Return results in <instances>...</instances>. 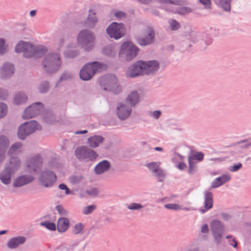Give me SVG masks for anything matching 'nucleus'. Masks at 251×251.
<instances>
[{"label":"nucleus","mask_w":251,"mask_h":251,"mask_svg":"<svg viewBox=\"0 0 251 251\" xmlns=\"http://www.w3.org/2000/svg\"><path fill=\"white\" fill-rule=\"evenodd\" d=\"M143 206L142 204L138 203H131L127 205V208L130 210H139L142 208Z\"/></svg>","instance_id":"51"},{"label":"nucleus","mask_w":251,"mask_h":251,"mask_svg":"<svg viewBox=\"0 0 251 251\" xmlns=\"http://www.w3.org/2000/svg\"><path fill=\"white\" fill-rule=\"evenodd\" d=\"M9 144V140L4 135H0V165L5 160L6 151Z\"/></svg>","instance_id":"20"},{"label":"nucleus","mask_w":251,"mask_h":251,"mask_svg":"<svg viewBox=\"0 0 251 251\" xmlns=\"http://www.w3.org/2000/svg\"><path fill=\"white\" fill-rule=\"evenodd\" d=\"M102 64L98 61L87 63L80 71L79 76L83 80H89L95 75L99 69H100Z\"/></svg>","instance_id":"6"},{"label":"nucleus","mask_w":251,"mask_h":251,"mask_svg":"<svg viewBox=\"0 0 251 251\" xmlns=\"http://www.w3.org/2000/svg\"><path fill=\"white\" fill-rule=\"evenodd\" d=\"M139 95L136 91L130 92L125 100V102L130 106L134 107L139 102Z\"/></svg>","instance_id":"26"},{"label":"nucleus","mask_w":251,"mask_h":251,"mask_svg":"<svg viewBox=\"0 0 251 251\" xmlns=\"http://www.w3.org/2000/svg\"><path fill=\"white\" fill-rule=\"evenodd\" d=\"M87 194L90 196H97L99 194V190L96 188H93L86 191Z\"/></svg>","instance_id":"54"},{"label":"nucleus","mask_w":251,"mask_h":251,"mask_svg":"<svg viewBox=\"0 0 251 251\" xmlns=\"http://www.w3.org/2000/svg\"><path fill=\"white\" fill-rule=\"evenodd\" d=\"M204 208L200 210L201 213H204L212 208L213 205V194L209 190L205 191L204 193Z\"/></svg>","instance_id":"19"},{"label":"nucleus","mask_w":251,"mask_h":251,"mask_svg":"<svg viewBox=\"0 0 251 251\" xmlns=\"http://www.w3.org/2000/svg\"><path fill=\"white\" fill-rule=\"evenodd\" d=\"M15 51L17 53L23 52L24 56L26 58H38L45 55L48 50L43 46H35L28 42L21 41L16 45Z\"/></svg>","instance_id":"1"},{"label":"nucleus","mask_w":251,"mask_h":251,"mask_svg":"<svg viewBox=\"0 0 251 251\" xmlns=\"http://www.w3.org/2000/svg\"><path fill=\"white\" fill-rule=\"evenodd\" d=\"M21 161L18 156H11L6 162L4 168L13 174H15L21 166Z\"/></svg>","instance_id":"17"},{"label":"nucleus","mask_w":251,"mask_h":251,"mask_svg":"<svg viewBox=\"0 0 251 251\" xmlns=\"http://www.w3.org/2000/svg\"><path fill=\"white\" fill-rule=\"evenodd\" d=\"M83 228L84 225L82 223H77L75 226L74 228L73 229V232L75 234L81 233H82Z\"/></svg>","instance_id":"45"},{"label":"nucleus","mask_w":251,"mask_h":251,"mask_svg":"<svg viewBox=\"0 0 251 251\" xmlns=\"http://www.w3.org/2000/svg\"><path fill=\"white\" fill-rule=\"evenodd\" d=\"M26 241L25 236H19L13 237L9 240L7 244V247L10 249L17 248L20 245L24 244Z\"/></svg>","instance_id":"23"},{"label":"nucleus","mask_w":251,"mask_h":251,"mask_svg":"<svg viewBox=\"0 0 251 251\" xmlns=\"http://www.w3.org/2000/svg\"><path fill=\"white\" fill-rule=\"evenodd\" d=\"M154 176L157 178L158 182H163L166 177L164 171L160 168L157 172L154 173Z\"/></svg>","instance_id":"41"},{"label":"nucleus","mask_w":251,"mask_h":251,"mask_svg":"<svg viewBox=\"0 0 251 251\" xmlns=\"http://www.w3.org/2000/svg\"><path fill=\"white\" fill-rule=\"evenodd\" d=\"M14 73V66L10 63H5L1 68L0 76L1 78L6 79L12 76Z\"/></svg>","instance_id":"21"},{"label":"nucleus","mask_w":251,"mask_h":251,"mask_svg":"<svg viewBox=\"0 0 251 251\" xmlns=\"http://www.w3.org/2000/svg\"><path fill=\"white\" fill-rule=\"evenodd\" d=\"M139 48L132 43L127 41L124 42L121 46L119 56L125 58L126 61H131L138 54Z\"/></svg>","instance_id":"5"},{"label":"nucleus","mask_w":251,"mask_h":251,"mask_svg":"<svg viewBox=\"0 0 251 251\" xmlns=\"http://www.w3.org/2000/svg\"><path fill=\"white\" fill-rule=\"evenodd\" d=\"M170 25L172 30H177L180 27V24L176 20L171 19L170 22Z\"/></svg>","instance_id":"47"},{"label":"nucleus","mask_w":251,"mask_h":251,"mask_svg":"<svg viewBox=\"0 0 251 251\" xmlns=\"http://www.w3.org/2000/svg\"><path fill=\"white\" fill-rule=\"evenodd\" d=\"M161 115V111L160 110H155L151 113V116L157 120L160 118Z\"/></svg>","instance_id":"57"},{"label":"nucleus","mask_w":251,"mask_h":251,"mask_svg":"<svg viewBox=\"0 0 251 251\" xmlns=\"http://www.w3.org/2000/svg\"><path fill=\"white\" fill-rule=\"evenodd\" d=\"M89 12V14L85 21V24L87 26L93 28L98 22V19L96 16V13L93 9H90Z\"/></svg>","instance_id":"27"},{"label":"nucleus","mask_w":251,"mask_h":251,"mask_svg":"<svg viewBox=\"0 0 251 251\" xmlns=\"http://www.w3.org/2000/svg\"><path fill=\"white\" fill-rule=\"evenodd\" d=\"M111 167L110 162L103 160L97 164L94 168L95 173L97 175H100L108 171Z\"/></svg>","instance_id":"24"},{"label":"nucleus","mask_w":251,"mask_h":251,"mask_svg":"<svg viewBox=\"0 0 251 251\" xmlns=\"http://www.w3.org/2000/svg\"><path fill=\"white\" fill-rule=\"evenodd\" d=\"M144 62L142 60H139L130 65L126 72L128 77L135 78L145 75Z\"/></svg>","instance_id":"11"},{"label":"nucleus","mask_w":251,"mask_h":251,"mask_svg":"<svg viewBox=\"0 0 251 251\" xmlns=\"http://www.w3.org/2000/svg\"><path fill=\"white\" fill-rule=\"evenodd\" d=\"M211 230L215 239V243L220 244L224 233V226L222 223L217 220L212 221L210 225Z\"/></svg>","instance_id":"15"},{"label":"nucleus","mask_w":251,"mask_h":251,"mask_svg":"<svg viewBox=\"0 0 251 251\" xmlns=\"http://www.w3.org/2000/svg\"><path fill=\"white\" fill-rule=\"evenodd\" d=\"M71 78H72V75L70 74L64 73V74H62V75H61L59 81H63V80H66L68 79H70Z\"/></svg>","instance_id":"59"},{"label":"nucleus","mask_w":251,"mask_h":251,"mask_svg":"<svg viewBox=\"0 0 251 251\" xmlns=\"http://www.w3.org/2000/svg\"><path fill=\"white\" fill-rule=\"evenodd\" d=\"M8 94L6 90L0 88V100H5L8 98Z\"/></svg>","instance_id":"53"},{"label":"nucleus","mask_w":251,"mask_h":251,"mask_svg":"<svg viewBox=\"0 0 251 251\" xmlns=\"http://www.w3.org/2000/svg\"><path fill=\"white\" fill-rule=\"evenodd\" d=\"M50 83L47 81H44L40 83L39 86V91L41 94L47 93L50 89Z\"/></svg>","instance_id":"37"},{"label":"nucleus","mask_w":251,"mask_h":251,"mask_svg":"<svg viewBox=\"0 0 251 251\" xmlns=\"http://www.w3.org/2000/svg\"><path fill=\"white\" fill-rule=\"evenodd\" d=\"M192 9L190 7L182 6L178 7L176 8V13L180 15H185L188 13L192 12Z\"/></svg>","instance_id":"35"},{"label":"nucleus","mask_w":251,"mask_h":251,"mask_svg":"<svg viewBox=\"0 0 251 251\" xmlns=\"http://www.w3.org/2000/svg\"><path fill=\"white\" fill-rule=\"evenodd\" d=\"M101 52L108 57L113 56L114 55L113 48L111 45L104 47L102 49Z\"/></svg>","instance_id":"40"},{"label":"nucleus","mask_w":251,"mask_h":251,"mask_svg":"<svg viewBox=\"0 0 251 251\" xmlns=\"http://www.w3.org/2000/svg\"><path fill=\"white\" fill-rule=\"evenodd\" d=\"M43 159L40 154L30 157L26 163V168L30 173L36 172L43 165Z\"/></svg>","instance_id":"13"},{"label":"nucleus","mask_w":251,"mask_h":251,"mask_svg":"<svg viewBox=\"0 0 251 251\" xmlns=\"http://www.w3.org/2000/svg\"><path fill=\"white\" fill-rule=\"evenodd\" d=\"M190 157H192V159L197 160L198 161H201L203 159L204 154L202 152H196L192 156H189Z\"/></svg>","instance_id":"48"},{"label":"nucleus","mask_w":251,"mask_h":251,"mask_svg":"<svg viewBox=\"0 0 251 251\" xmlns=\"http://www.w3.org/2000/svg\"><path fill=\"white\" fill-rule=\"evenodd\" d=\"M95 36L92 31L83 29L78 34L77 41L78 44L85 50H91L94 46Z\"/></svg>","instance_id":"4"},{"label":"nucleus","mask_w":251,"mask_h":251,"mask_svg":"<svg viewBox=\"0 0 251 251\" xmlns=\"http://www.w3.org/2000/svg\"><path fill=\"white\" fill-rule=\"evenodd\" d=\"M165 207L168 209H172L175 210H179L181 209L180 205L176 203H167L165 204Z\"/></svg>","instance_id":"49"},{"label":"nucleus","mask_w":251,"mask_h":251,"mask_svg":"<svg viewBox=\"0 0 251 251\" xmlns=\"http://www.w3.org/2000/svg\"><path fill=\"white\" fill-rule=\"evenodd\" d=\"M198 169L197 166H189V169L188 170V173L190 175H193L197 172Z\"/></svg>","instance_id":"58"},{"label":"nucleus","mask_w":251,"mask_h":251,"mask_svg":"<svg viewBox=\"0 0 251 251\" xmlns=\"http://www.w3.org/2000/svg\"><path fill=\"white\" fill-rule=\"evenodd\" d=\"M100 84L105 91H111L118 94L122 91V87L119 85L117 77L114 75H108L100 78Z\"/></svg>","instance_id":"2"},{"label":"nucleus","mask_w":251,"mask_h":251,"mask_svg":"<svg viewBox=\"0 0 251 251\" xmlns=\"http://www.w3.org/2000/svg\"><path fill=\"white\" fill-rule=\"evenodd\" d=\"M114 15L116 18H122V17H124L126 16V14L124 12L119 11L116 12L115 13Z\"/></svg>","instance_id":"60"},{"label":"nucleus","mask_w":251,"mask_h":251,"mask_svg":"<svg viewBox=\"0 0 251 251\" xmlns=\"http://www.w3.org/2000/svg\"><path fill=\"white\" fill-rule=\"evenodd\" d=\"M34 179V177L31 176L22 175L14 181L13 185L14 187H20L32 182Z\"/></svg>","instance_id":"22"},{"label":"nucleus","mask_w":251,"mask_h":251,"mask_svg":"<svg viewBox=\"0 0 251 251\" xmlns=\"http://www.w3.org/2000/svg\"><path fill=\"white\" fill-rule=\"evenodd\" d=\"M104 138L100 135H94L88 139L87 143L92 148L98 147L104 141Z\"/></svg>","instance_id":"29"},{"label":"nucleus","mask_w":251,"mask_h":251,"mask_svg":"<svg viewBox=\"0 0 251 251\" xmlns=\"http://www.w3.org/2000/svg\"><path fill=\"white\" fill-rule=\"evenodd\" d=\"M22 146V143L20 142L12 144L8 150L7 155L9 157L11 156H17V155L19 153V149Z\"/></svg>","instance_id":"31"},{"label":"nucleus","mask_w":251,"mask_h":251,"mask_svg":"<svg viewBox=\"0 0 251 251\" xmlns=\"http://www.w3.org/2000/svg\"><path fill=\"white\" fill-rule=\"evenodd\" d=\"M7 106L4 103L0 102V118L4 117L7 114Z\"/></svg>","instance_id":"46"},{"label":"nucleus","mask_w":251,"mask_h":251,"mask_svg":"<svg viewBox=\"0 0 251 251\" xmlns=\"http://www.w3.org/2000/svg\"><path fill=\"white\" fill-rule=\"evenodd\" d=\"M56 175L53 172L46 170L41 172L39 176V181L41 185L45 187H51L56 180Z\"/></svg>","instance_id":"10"},{"label":"nucleus","mask_w":251,"mask_h":251,"mask_svg":"<svg viewBox=\"0 0 251 251\" xmlns=\"http://www.w3.org/2000/svg\"><path fill=\"white\" fill-rule=\"evenodd\" d=\"M79 55V51L76 50H68L64 52L65 58H74Z\"/></svg>","instance_id":"36"},{"label":"nucleus","mask_w":251,"mask_h":251,"mask_svg":"<svg viewBox=\"0 0 251 251\" xmlns=\"http://www.w3.org/2000/svg\"><path fill=\"white\" fill-rule=\"evenodd\" d=\"M75 153L78 160H83L86 162H93L99 156L94 150L84 146L77 147Z\"/></svg>","instance_id":"7"},{"label":"nucleus","mask_w":251,"mask_h":251,"mask_svg":"<svg viewBox=\"0 0 251 251\" xmlns=\"http://www.w3.org/2000/svg\"><path fill=\"white\" fill-rule=\"evenodd\" d=\"M242 167V164L241 163H238L236 164H234L232 166H230L228 170L231 172H236L240 169H241Z\"/></svg>","instance_id":"52"},{"label":"nucleus","mask_w":251,"mask_h":251,"mask_svg":"<svg viewBox=\"0 0 251 251\" xmlns=\"http://www.w3.org/2000/svg\"><path fill=\"white\" fill-rule=\"evenodd\" d=\"M70 222L68 218L61 217L57 221V228L59 232L63 233L69 227Z\"/></svg>","instance_id":"28"},{"label":"nucleus","mask_w":251,"mask_h":251,"mask_svg":"<svg viewBox=\"0 0 251 251\" xmlns=\"http://www.w3.org/2000/svg\"><path fill=\"white\" fill-rule=\"evenodd\" d=\"M26 95L22 92H19L16 94L14 98V103L17 105L22 104L27 100Z\"/></svg>","instance_id":"33"},{"label":"nucleus","mask_w":251,"mask_h":251,"mask_svg":"<svg viewBox=\"0 0 251 251\" xmlns=\"http://www.w3.org/2000/svg\"><path fill=\"white\" fill-rule=\"evenodd\" d=\"M81 179V177L77 176H74L71 178L70 181L72 184H76L79 183Z\"/></svg>","instance_id":"56"},{"label":"nucleus","mask_w":251,"mask_h":251,"mask_svg":"<svg viewBox=\"0 0 251 251\" xmlns=\"http://www.w3.org/2000/svg\"><path fill=\"white\" fill-rule=\"evenodd\" d=\"M30 105L33 106L32 107V111L31 115H35V116L39 115L44 108L43 103L41 102H36Z\"/></svg>","instance_id":"34"},{"label":"nucleus","mask_w":251,"mask_h":251,"mask_svg":"<svg viewBox=\"0 0 251 251\" xmlns=\"http://www.w3.org/2000/svg\"><path fill=\"white\" fill-rule=\"evenodd\" d=\"M216 6L224 11L229 12L231 11V0H212Z\"/></svg>","instance_id":"30"},{"label":"nucleus","mask_w":251,"mask_h":251,"mask_svg":"<svg viewBox=\"0 0 251 251\" xmlns=\"http://www.w3.org/2000/svg\"><path fill=\"white\" fill-rule=\"evenodd\" d=\"M132 108L125 104L120 103L117 107L116 113L118 117L121 120H126L131 115Z\"/></svg>","instance_id":"18"},{"label":"nucleus","mask_w":251,"mask_h":251,"mask_svg":"<svg viewBox=\"0 0 251 251\" xmlns=\"http://www.w3.org/2000/svg\"><path fill=\"white\" fill-rule=\"evenodd\" d=\"M145 75H154L160 68L158 61L155 60L144 61Z\"/></svg>","instance_id":"16"},{"label":"nucleus","mask_w":251,"mask_h":251,"mask_svg":"<svg viewBox=\"0 0 251 251\" xmlns=\"http://www.w3.org/2000/svg\"><path fill=\"white\" fill-rule=\"evenodd\" d=\"M188 161L189 166H197L196 162H195L194 161V160L192 159V157H190V156H189L188 158Z\"/></svg>","instance_id":"63"},{"label":"nucleus","mask_w":251,"mask_h":251,"mask_svg":"<svg viewBox=\"0 0 251 251\" xmlns=\"http://www.w3.org/2000/svg\"><path fill=\"white\" fill-rule=\"evenodd\" d=\"M231 177L229 175L227 174L223 175L222 176L215 178L212 182L211 186L209 188V190H211L212 189L218 188L229 181Z\"/></svg>","instance_id":"25"},{"label":"nucleus","mask_w":251,"mask_h":251,"mask_svg":"<svg viewBox=\"0 0 251 251\" xmlns=\"http://www.w3.org/2000/svg\"><path fill=\"white\" fill-rule=\"evenodd\" d=\"M209 231V228L207 224H204L201 227V232L203 233H207Z\"/></svg>","instance_id":"61"},{"label":"nucleus","mask_w":251,"mask_h":251,"mask_svg":"<svg viewBox=\"0 0 251 251\" xmlns=\"http://www.w3.org/2000/svg\"><path fill=\"white\" fill-rule=\"evenodd\" d=\"M146 166L150 171L153 173L157 172L158 170L160 168L157 163L155 162L149 163L146 165Z\"/></svg>","instance_id":"42"},{"label":"nucleus","mask_w":251,"mask_h":251,"mask_svg":"<svg viewBox=\"0 0 251 251\" xmlns=\"http://www.w3.org/2000/svg\"><path fill=\"white\" fill-rule=\"evenodd\" d=\"M32 107H33L32 105H29L25 109L22 114V117L23 119H29L35 117V115H31V112L32 111Z\"/></svg>","instance_id":"38"},{"label":"nucleus","mask_w":251,"mask_h":251,"mask_svg":"<svg viewBox=\"0 0 251 251\" xmlns=\"http://www.w3.org/2000/svg\"><path fill=\"white\" fill-rule=\"evenodd\" d=\"M40 225L50 231H55L56 229L55 224L50 221L42 222L40 223Z\"/></svg>","instance_id":"39"},{"label":"nucleus","mask_w":251,"mask_h":251,"mask_svg":"<svg viewBox=\"0 0 251 251\" xmlns=\"http://www.w3.org/2000/svg\"><path fill=\"white\" fill-rule=\"evenodd\" d=\"M229 244L232 246L234 248H236L237 246V243L236 242L235 239L233 238L231 240H229L228 241Z\"/></svg>","instance_id":"64"},{"label":"nucleus","mask_w":251,"mask_h":251,"mask_svg":"<svg viewBox=\"0 0 251 251\" xmlns=\"http://www.w3.org/2000/svg\"><path fill=\"white\" fill-rule=\"evenodd\" d=\"M38 123L34 120L25 122L21 125L18 128L17 135L21 140L25 139L26 137L34 133L37 129Z\"/></svg>","instance_id":"8"},{"label":"nucleus","mask_w":251,"mask_h":251,"mask_svg":"<svg viewBox=\"0 0 251 251\" xmlns=\"http://www.w3.org/2000/svg\"><path fill=\"white\" fill-rule=\"evenodd\" d=\"M5 39L0 38V56L3 55L7 51V47L5 45Z\"/></svg>","instance_id":"44"},{"label":"nucleus","mask_w":251,"mask_h":251,"mask_svg":"<svg viewBox=\"0 0 251 251\" xmlns=\"http://www.w3.org/2000/svg\"><path fill=\"white\" fill-rule=\"evenodd\" d=\"M96 208L97 206L95 204H92L91 205H88L86 207H84L82 209V213L84 215L90 214L96 209Z\"/></svg>","instance_id":"43"},{"label":"nucleus","mask_w":251,"mask_h":251,"mask_svg":"<svg viewBox=\"0 0 251 251\" xmlns=\"http://www.w3.org/2000/svg\"><path fill=\"white\" fill-rule=\"evenodd\" d=\"M60 58V54L57 53H48L42 63L45 70L48 73L57 72L62 64Z\"/></svg>","instance_id":"3"},{"label":"nucleus","mask_w":251,"mask_h":251,"mask_svg":"<svg viewBox=\"0 0 251 251\" xmlns=\"http://www.w3.org/2000/svg\"><path fill=\"white\" fill-rule=\"evenodd\" d=\"M55 209L61 216H67L68 215V211L66 210L62 205H57L55 206Z\"/></svg>","instance_id":"50"},{"label":"nucleus","mask_w":251,"mask_h":251,"mask_svg":"<svg viewBox=\"0 0 251 251\" xmlns=\"http://www.w3.org/2000/svg\"><path fill=\"white\" fill-rule=\"evenodd\" d=\"M187 166L183 162H179L177 166V168L180 170H183Z\"/></svg>","instance_id":"62"},{"label":"nucleus","mask_w":251,"mask_h":251,"mask_svg":"<svg viewBox=\"0 0 251 251\" xmlns=\"http://www.w3.org/2000/svg\"><path fill=\"white\" fill-rule=\"evenodd\" d=\"M155 33L152 27H148L144 37L136 38V43L141 46H146L152 44L154 42Z\"/></svg>","instance_id":"14"},{"label":"nucleus","mask_w":251,"mask_h":251,"mask_svg":"<svg viewBox=\"0 0 251 251\" xmlns=\"http://www.w3.org/2000/svg\"><path fill=\"white\" fill-rule=\"evenodd\" d=\"M107 34L111 38L118 40L124 36L125 25L122 23H112L106 28Z\"/></svg>","instance_id":"9"},{"label":"nucleus","mask_w":251,"mask_h":251,"mask_svg":"<svg viewBox=\"0 0 251 251\" xmlns=\"http://www.w3.org/2000/svg\"><path fill=\"white\" fill-rule=\"evenodd\" d=\"M199 2L203 4L206 9H211V0H199Z\"/></svg>","instance_id":"55"},{"label":"nucleus","mask_w":251,"mask_h":251,"mask_svg":"<svg viewBox=\"0 0 251 251\" xmlns=\"http://www.w3.org/2000/svg\"><path fill=\"white\" fill-rule=\"evenodd\" d=\"M185 36L190 40L193 43H195L201 41V44L204 43L206 45H209L212 43V40L209 38L208 40L204 39V38H207V35L205 33L197 32L192 31L191 29L189 31L185 33Z\"/></svg>","instance_id":"12"},{"label":"nucleus","mask_w":251,"mask_h":251,"mask_svg":"<svg viewBox=\"0 0 251 251\" xmlns=\"http://www.w3.org/2000/svg\"><path fill=\"white\" fill-rule=\"evenodd\" d=\"M13 174L4 168L0 174V180L4 184H9L11 181V177Z\"/></svg>","instance_id":"32"}]
</instances>
